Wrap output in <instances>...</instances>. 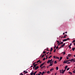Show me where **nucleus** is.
Here are the masks:
<instances>
[{
    "instance_id": "30",
    "label": "nucleus",
    "mask_w": 75,
    "mask_h": 75,
    "mask_svg": "<svg viewBox=\"0 0 75 75\" xmlns=\"http://www.w3.org/2000/svg\"><path fill=\"white\" fill-rule=\"evenodd\" d=\"M53 58H57V57H56V56H54V57H53Z\"/></svg>"
},
{
    "instance_id": "45",
    "label": "nucleus",
    "mask_w": 75,
    "mask_h": 75,
    "mask_svg": "<svg viewBox=\"0 0 75 75\" xmlns=\"http://www.w3.org/2000/svg\"><path fill=\"white\" fill-rule=\"evenodd\" d=\"M71 45H72V43H70V45H69V46H71Z\"/></svg>"
},
{
    "instance_id": "23",
    "label": "nucleus",
    "mask_w": 75,
    "mask_h": 75,
    "mask_svg": "<svg viewBox=\"0 0 75 75\" xmlns=\"http://www.w3.org/2000/svg\"><path fill=\"white\" fill-rule=\"evenodd\" d=\"M52 48H51V50H50V52H51L52 51Z\"/></svg>"
},
{
    "instance_id": "40",
    "label": "nucleus",
    "mask_w": 75,
    "mask_h": 75,
    "mask_svg": "<svg viewBox=\"0 0 75 75\" xmlns=\"http://www.w3.org/2000/svg\"><path fill=\"white\" fill-rule=\"evenodd\" d=\"M45 58H44L43 59V61H44L45 60Z\"/></svg>"
},
{
    "instance_id": "3",
    "label": "nucleus",
    "mask_w": 75,
    "mask_h": 75,
    "mask_svg": "<svg viewBox=\"0 0 75 75\" xmlns=\"http://www.w3.org/2000/svg\"><path fill=\"white\" fill-rule=\"evenodd\" d=\"M51 61L50 60H49L47 61V64H49V63H50Z\"/></svg>"
},
{
    "instance_id": "47",
    "label": "nucleus",
    "mask_w": 75,
    "mask_h": 75,
    "mask_svg": "<svg viewBox=\"0 0 75 75\" xmlns=\"http://www.w3.org/2000/svg\"><path fill=\"white\" fill-rule=\"evenodd\" d=\"M48 58V57H47V56H46V59H47Z\"/></svg>"
},
{
    "instance_id": "50",
    "label": "nucleus",
    "mask_w": 75,
    "mask_h": 75,
    "mask_svg": "<svg viewBox=\"0 0 75 75\" xmlns=\"http://www.w3.org/2000/svg\"><path fill=\"white\" fill-rule=\"evenodd\" d=\"M42 67H43V68H45V66H44Z\"/></svg>"
},
{
    "instance_id": "20",
    "label": "nucleus",
    "mask_w": 75,
    "mask_h": 75,
    "mask_svg": "<svg viewBox=\"0 0 75 75\" xmlns=\"http://www.w3.org/2000/svg\"><path fill=\"white\" fill-rule=\"evenodd\" d=\"M53 69H53V68L51 69L50 70V71H53Z\"/></svg>"
},
{
    "instance_id": "60",
    "label": "nucleus",
    "mask_w": 75,
    "mask_h": 75,
    "mask_svg": "<svg viewBox=\"0 0 75 75\" xmlns=\"http://www.w3.org/2000/svg\"><path fill=\"white\" fill-rule=\"evenodd\" d=\"M49 53V52L47 53V54H48Z\"/></svg>"
},
{
    "instance_id": "1",
    "label": "nucleus",
    "mask_w": 75,
    "mask_h": 75,
    "mask_svg": "<svg viewBox=\"0 0 75 75\" xmlns=\"http://www.w3.org/2000/svg\"><path fill=\"white\" fill-rule=\"evenodd\" d=\"M65 43H64L63 45H61V47H64L65 46Z\"/></svg>"
},
{
    "instance_id": "39",
    "label": "nucleus",
    "mask_w": 75,
    "mask_h": 75,
    "mask_svg": "<svg viewBox=\"0 0 75 75\" xmlns=\"http://www.w3.org/2000/svg\"><path fill=\"white\" fill-rule=\"evenodd\" d=\"M57 44H59V41L58 40H57Z\"/></svg>"
},
{
    "instance_id": "9",
    "label": "nucleus",
    "mask_w": 75,
    "mask_h": 75,
    "mask_svg": "<svg viewBox=\"0 0 75 75\" xmlns=\"http://www.w3.org/2000/svg\"><path fill=\"white\" fill-rule=\"evenodd\" d=\"M34 71H32L31 73H30V75H33L34 74Z\"/></svg>"
},
{
    "instance_id": "34",
    "label": "nucleus",
    "mask_w": 75,
    "mask_h": 75,
    "mask_svg": "<svg viewBox=\"0 0 75 75\" xmlns=\"http://www.w3.org/2000/svg\"><path fill=\"white\" fill-rule=\"evenodd\" d=\"M69 49H71V46H69Z\"/></svg>"
},
{
    "instance_id": "17",
    "label": "nucleus",
    "mask_w": 75,
    "mask_h": 75,
    "mask_svg": "<svg viewBox=\"0 0 75 75\" xmlns=\"http://www.w3.org/2000/svg\"><path fill=\"white\" fill-rule=\"evenodd\" d=\"M36 73H37V71L33 73L34 75H35V74H36Z\"/></svg>"
},
{
    "instance_id": "63",
    "label": "nucleus",
    "mask_w": 75,
    "mask_h": 75,
    "mask_svg": "<svg viewBox=\"0 0 75 75\" xmlns=\"http://www.w3.org/2000/svg\"><path fill=\"white\" fill-rule=\"evenodd\" d=\"M50 54H51V53H50Z\"/></svg>"
},
{
    "instance_id": "22",
    "label": "nucleus",
    "mask_w": 75,
    "mask_h": 75,
    "mask_svg": "<svg viewBox=\"0 0 75 75\" xmlns=\"http://www.w3.org/2000/svg\"><path fill=\"white\" fill-rule=\"evenodd\" d=\"M57 61H54V64H57Z\"/></svg>"
},
{
    "instance_id": "55",
    "label": "nucleus",
    "mask_w": 75,
    "mask_h": 75,
    "mask_svg": "<svg viewBox=\"0 0 75 75\" xmlns=\"http://www.w3.org/2000/svg\"><path fill=\"white\" fill-rule=\"evenodd\" d=\"M50 61H52V59L51 60H50Z\"/></svg>"
},
{
    "instance_id": "64",
    "label": "nucleus",
    "mask_w": 75,
    "mask_h": 75,
    "mask_svg": "<svg viewBox=\"0 0 75 75\" xmlns=\"http://www.w3.org/2000/svg\"><path fill=\"white\" fill-rule=\"evenodd\" d=\"M74 45H75V43L74 44Z\"/></svg>"
},
{
    "instance_id": "32",
    "label": "nucleus",
    "mask_w": 75,
    "mask_h": 75,
    "mask_svg": "<svg viewBox=\"0 0 75 75\" xmlns=\"http://www.w3.org/2000/svg\"><path fill=\"white\" fill-rule=\"evenodd\" d=\"M52 57V56H50V57H49L48 58H51V57Z\"/></svg>"
},
{
    "instance_id": "7",
    "label": "nucleus",
    "mask_w": 75,
    "mask_h": 75,
    "mask_svg": "<svg viewBox=\"0 0 75 75\" xmlns=\"http://www.w3.org/2000/svg\"><path fill=\"white\" fill-rule=\"evenodd\" d=\"M23 72L24 73H25V74H27L28 73V72L26 71H24Z\"/></svg>"
},
{
    "instance_id": "43",
    "label": "nucleus",
    "mask_w": 75,
    "mask_h": 75,
    "mask_svg": "<svg viewBox=\"0 0 75 75\" xmlns=\"http://www.w3.org/2000/svg\"><path fill=\"white\" fill-rule=\"evenodd\" d=\"M75 42V40H74L72 42Z\"/></svg>"
},
{
    "instance_id": "10",
    "label": "nucleus",
    "mask_w": 75,
    "mask_h": 75,
    "mask_svg": "<svg viewBox=\"0 0 75 75\" xmlns=\"http://www.w3.org/2000/svg\"><path fill=\"white\" fill-rule=\"evenodd\" d=\"M68 39H64L63 40V41H67Z\"/></svg>"
},
{
    "instance_id": "59",
    "label": "nucleus",
    "mask_w": 75,
    "mask_h": 75,
    "mask_svg": "<svg viewBox=\"0 0 75 75\" xmlns=\"http://www.w3.org/2000/svg\"><path fill=\"white\" fill-rule=\"evenodd\" d=\"M55 75H57V73H55Z\"/></svg>"
},
{
    "instance_id": "16",
    "label": "nucleus",
    "mask_w": 75,
    "mask_h": 75,
    "mask_svg": "<svg viewBox=\"0 0 75 75\" xmlns=\"http://www.w3.org/2000/svg\"><path fill=\"white\" fill-rule=\"evenodd\" d=\"M56 70H58V67H56Z\"/></svg>"
},
{
    "instance_id": "38",
    "label": "nucleus",
    "mask_w": 75,
    "mask_h": 75,
    "mask_svg": "<svg viewBox=\"0 0 75 75\" xmlns=\"http://www.w3.org/2000/svg\"><path fill=\"white\" fill-rule=\"evenodd\" d=\"M66 37V36L65 35H64L63 37V38H65Z\"/></svg>"
},
{
    "instance_id": "36",
    "label": "nucleus",
    "mask_w": 75,
    "mask_h": 75,
    "mask_svg": "<svg viewBox=\"0 0 75 75\" xmlns=\"http://www.w3.org/2000/svg\"><path fill=\"white\" fill-rule=\"evenodd\" d=\"M69 68H67V71H68V70H69Z\"/></svg>"
},
{
    "instance_id": "18",
    "label": "nucleus",
    "mask_w": 75,
    "mask_h": 75,
    "mask_svg": "<svg viewBox=\"0 0 75 75\" xmlns=\"http://www.w3.org/2000/svg\"><path fill=\"white\" fill-rule=\"evenodd\" d=\"M62 59V57H60V58L59 59V60H61Z\"/></svg>"
},
{
    "instance_id": "8",
    "label": "nucleus",
    "mask_w": 75,
    "mask_h": 75,
    "mask_svg": "<svg viewBox=\"0 0 75 75\" xmlns=\"http://www.w3.org/2000/svg\"><path fill=\"white\" fill-rule=\"evenodd\" d=\"M69 60L71 62H72L74 60V59H70Z\"/></svg>"
},
{
    "instance_id": "42",
    "label": "nucleus",
    "mask_w": 75,
    "mask_h": 75,
    "mask_svg": "<svg viewBox=\"0 0 75 75\" xmlns=\"http://www.w3.org/2000/svg\"><path fill=\"white\" fill-rule=\"evenodd\" d=\"M42 74V73L41 72H39V74Z\"/></svg>"
},
{
    "instance_id": "12",
    "label": "nucleus",
    "mask_w": 75,
    "mask_h": 75,
    "mask_svg": "<svg viewBox=\"0 0 75 75\" xmlns=\"http://www.w3.org/2000/svg\"><path fill=\"white\" fill-rule=\"evenodd\" d=\"M66 63H67V60H66V61H64V62H63V63L64 64H66Z\"/></svg>"
},
{
    "instance_id": "26",
    "label": "nucleus",
    "mask_w": 75,
    "mask_h": 75,
    "mask_svg": "<svg viewBox=\"0 0 75 75\" xmlns=\"http://www.w3.org/2000/svg\"><path fill=\"white\" fill-rule=\"evenodd\" d=\"M73 73H74V74H75V69L73 71Z\"/></svg>"
},
{
    "instance_id": "27",
    "label": "nucleus",
    "mask_w": 75,
    "mask_h": 75,
    "mask_svg": "<svg viewBox=\"0 0 75 75\" xmlns=\"http://www.w3.org/2000/svg\"><path fill=\"white\" fill-rule=\"evenodd\" d=\"M69 74H71V75H72V72H69Z\"/></svg>"
},
{
    "instance_id": "15",
    "label": "nucleus",
    "mask_w": 75,
    "mask_h": 75,
    "mask_svg": "<svg viewBox=\"0 0 75 75\" xmlns=\"http://www.w3.org/2000/svg\"><path fill=\"white\" fill-rule=\"evenodd\" d=\"M71 54H68V57H71Z\"/></svg>"
},
{
    "instance_id": "53",
    "label": "nucleus",
    "mask_w": 75,
    "mask_h": 75,
    "mask_svg": "<svg viewBox=\"0 0 75 75\" xmlns=\"http://www.w3.org/2000/svg\"><path fill=\"white\" fill-rule=\"evenodd\" d=\"M20 75H23V74H22V73H21L20 74Z\"/></svg>"
},
{
    "instance_id": "44",
    "label": "nucleus",
    "mask_w": 75,
    "mask_h": 75,
    "mask_svg": "<svg viewBox=\"0 0 75 75\" xmlns=\"http://www.w3.org/2000/svg\"><path fill=\"white\" fill-rule=\"evenodd\" d=\"M44 54L42 56V57H44Z\"/></svg>"
},
{
    "instance_id": "6",
    "label": "nucleus",
    "mask_w": 75,
    "mask_h": 75,
    "mask_svg": "<svg viewBox=\"0 0 75 75\" xmlns=\"http://www.w3.org/2000/svg\"><path fill=\"white\" fill-rule=\"evenodd\" d=\"M62 74H64V72H65V71H64L63 69L62 70Z\"/></svg>"
},
{
    "instance_id": "46",
    "label": "nucleus",
    "mask_w": 75,
    "mask_h": 75,
    "mask_svg": "<svg viewBox=\"0 0 75 75\" xmlns=\"http://www.w3.org/2000/svg\"><path fill=\"white\" fill-rule=\"evenodd\" d=\"M43 54H45V51H43Z\"/></svg>"
},
{
    "instance_id": "48",
    "label": "nucleus",
    "mask_w": 75,
    "mask_h": 75,
    "mask_svg": "<svg viewBox=\"0 0 75 75\" xmlns=\"http://www.w3.org/2000/svg\"><path fill=\"white\" fill-rule=\"evenodd\" d=\"M67 59H69V58L68 57H67Z\"/></svg>"
},
{
    "instance_id": "31",
    "label": "nucleus",
    "mask_w": 75,
    "mask_h": 75,
    "mask_svg": "<svg viewBox=\"0 0 75 75\" xmlns=\"http://www.w3.org/2000/svg\"><path fill=\"white\" fill-rule=\"evenodd\" d=\"M64 43V42H61V43H60V44H63V43Z\"/></svg>"
},
{
    "instance_id": "13",
    "label": "nucleus",
    "mask_w": 75,
    "mask_h": 75,
    "mask_svg": "<svg viewBox=\"0 0 75 75\" xmlns=\"http://www.w3.org/2000/svg\"><path fill=\"white\" fill-rule=\"evenodd\" d=\"M67 68H68V66H66L65 67V69H67Z\"/></svg>"
},
{
    "instance_id": "14",
    "label": "nucleus",
    "mask_w": 75,
    "mask_h": 75,
    "mask_svg": "<svg viewBox=\"0 0 75 75\" xmlns=\"http://www.w3.org/2000/svg\"><path fill=\"white\" fill-rule=\"evenodd\" d=\"M75 47L73 48H72V50H73V51H74L75 50Z\"/></svg>"
},
{
    "instance_id": "29",
    "label": "nucleus",
    "mask_w": 75,
    "mask_h": 75,
    "mask_svg": "<svg viewBox=\"0 0 75 75\" xmlns=\"http://www.w3.org/2000/svg\"><path fill=\"white\" fill-rule=\"evenodd\" d=\"M69 61H70L69 60H66V62H67V63L68 62H69Z\"/></svg>"
},
{
    "instance_id": "52",
    "label": "nucleus",
    "mask_w": 75,
    "mask_h": 75,
    "mask_svg": "<svg viewBox=\"0 0 75 75\" xmlns=\"http://www.w3.org/2000/svg\"><path fill=\"white\" fill-rule=\"evenodd\" d=\"M42 62L41 61H40L39 62V63H40V64H41V63Z\"/></svg>"
},
{
    "instance_id": "19",
    "label": "nucleus",
    "mask_w": 75,
    "mask_h": 75,
    "mask_svg": "<svg viewBox=\"0 0 75 75\" xmlns=\"http://www.w3.org/2000/svg\"><path fill=\"white\" fill-rule=\"evenodd\" d=\"M62 54H63V55H65V52H62Z\"/></svg>"
},
{
    "instance_id": "5",
    "label": "nucleus",
    "mask_w": 75,
    "mask_h": 75,
    "mask_svg": "<svg viewBox=\"0 0 75 75\" xmlns=\"http://www.w3.org/2000/svg\"><path fill=\"white\" fill-rule=\"evenodd\" d=\"M38 68H39V67H38V66L36 67L35 68V70H37V69H38Z\"/></svg>"
},
{
    "instance_id": "51",
    "label": "nucleus",
    "mask_w": 75,
    "mask_h": 75,
    "mask_svg": "<svg viewBox=\"0 0 75 75\" xmlns=\"http://www.w3.org/2000/svg\"><path fill=\"white\" fill-rule=\"evenodd\" d=\"M63 71L65 72V71H66V69H65Z\"/></svg>"
},
{
    "instance_id": "49",
    "label": "nucleus",
    "mask_w": 75,
    "mask_h": 75,
    "mask_svg": "<svg viewBox=\"0 0 75 75\" xmlns=\"http://www.w3.org/2000/svg\"><path fill=\"white\" fill-rule=\"evenodd\" d=\"M67 64H71V62H68V63H67Z\"/></svg>"
},
{
    "instance_id": "54",
    "label": "nucleus",
    "mask_w": 75,
    "mask_h": 75,
    "mask_svg": "<svg viewBox=\"0 0 75 75\" xmlns=\"http://www.w3.org/2000/svg\"><path fill=\"white\" fill-rule=\"evenodd\" d=\"M65 34H67V32H65Z\"/></svg>"
},
{
    "instance_id": "37",
    "label": "nucleus",
    "mask_w": 75,
    "mask_h": 75,
    "mask_svg": "<svg viewBox=\"0 0 75 75\" xmlns=\"http://www.w3.org/2000/svg\"><path fill=\"white\" fill-rule=\"evenodd\" d=\"M58 46H57L56 47V49H58Z\"/></svg>"
},
{
    "instance_id": "58",
    "label": "nucleus",
    "mask_w": 75,
    "mask_h": 75,
    "mask_svg": "<svg viewBox=\"0 0 75 75\" xmlns=\"http://www.w3.org/2000/svg\"><path fill=\"white\" fill-rule=\"evenodd\" d=\"M67 40H69V38H67Z\"/></svg>"
},
{
    "instance_id": "33",
    "label": "nucleus",
    "mask_w": 75,
    "mask_h": 75,
    "mask_svg": "<svg viewBox=\"0 0 75 75\" xmlns=\"http://www.w3.org/2000/svg\"><path fill=\"white\" fill-rule=\"evenodd\" d=\"M55 51H56V49H55L54 51V52H55Z\"/></svg>"
},
{
    "instance_id": "21",
    "label": "nucleus",
    "mask_w": 75,
    "mask_h": 75,
    "mask_svg": "<svg viewBox=\"0 0 75 75\" xmlns=\"http://www.w3.org/2000/svg\"><path fill=\"white\" fill-rule=\"evenodd\" d=\"M45 72H44L43 71L42 72V75H44V74Z\"/></svg>"
},
{
    "instance_id": "41",
    "label": "nucleus",
    "mask_w": 75,
    "mask_h": 75,
    "mask_svg": "<svg viewBox=\"0 0 75 75\" xmlns=\"http://www.w3.org/2000/svg\"><path fill=\"white\" fill-rule=\"evenodd\" d=\"M50 71H48L47 72V73H50Z\"/></svg>"
},
{
    "instance_id": "2",
    "label": "nucleus",
    "mask_w": 75,
    "mask_h": 75,
    "mask_svg": "<svg viewBox=\"0 0 75 75\" xmlns=\"http://www.w3.org/2000/svg\"><path fill=\"white\" fill-rule=\"evenodd\" d=\"M45 64V62H44L42 64L40 65V68L42 67V66L44 65V64Z\"/></svg>"
},
{
    "instance_id": "28",
    "label": "nucleus",
    "mask_w": 75,
    "mask_h": 75,
    "mask_svg": "<svg viewBox=\"0 0 75 75\" xmlns=\"http://www.w3.org/2000/svg\"><path fill=\"white\" fill-rule=\"evenodd\" d=\"M40 62V60H39L37 62V63H38V62Z\"/></svg>"
},
{
    "instance_id": "4",
    "label": "nucleus",
    "mask_w": 75,
    "mask_h": 75,
    "mask_svg": "<svg viewBox=\"0 0 75 75\" xmlns=\"http://www.w3.org/2000/svg\"><path fill=\"white\" fill-rule=\"evenodd\" d=\"M33 65H34V68H35L36 67V66H37V64H34V63H33Z\"/></svg>"
},
{
    "instance_id": "11",
    "label": "nucleus",
    "mask_w": 75,
    "mask_h": 75,
    "mask_svg": "<svg viewBox=\"0 0 75 75\" xmlns=\"http://www.w3.org/2000/svg\"><path fill=\"white\" fill-rule=\"evenodd\" d=\"M53 62H54V61H51V62H50V64H53Z\"/></svg>"
},
{
    "instance_id": "24",
    "label": "nucleus",
    "mask_w": 75,
    "mask_h": 75,
    "mask_svg": "<svg viewBox=\"0 0 75 75\" xmlns=\"http://www.w3.org/2000/svg\"><path fill=\"white\" fill-rule=\"evenodd\" d=\"M56 59H59V57H57Z\"/></svg>"
},
{
    "instance_id": "35",
    "label": "nucleus",
    "mask_w": 75,
    "mask_h": 75,
    "mask_svg": "<svg viewBox=\"0 0 75 75\" xmlns=\"http://www.w3.org/2000/svg\"><path fill=\"white\" fill-rule=\"evenodd\" d=\"M73 61L74 62H75V59H73Z\"/></svg>"
},
{
    "instance_id": "56",
    "label": "nucleus",
    "mask_w": 75,
    "mask_h": 75,
    "mask_svg": "<svg viewBox=\"0 0 75 75\" xmlns=\"http://www.w3.org/2000/svg\"><path fill=\"white\" fill-rule=\"evenodd\" d=\"M63 35H64L65 34V33H64L63 34Z\"/></svg>"
},
{
    "instance_id": "62",
    "label": "nucleus",
    "mask_w": 75,
    "mask_h": 75,
    "mask_svg": "<svg viewBox=\"0 0 75 75\" xmlns=\"http://www.w3.org/2000/svg\"><path fill=\"white\" fill-rule=\"evenodd\" d=\"M38 75H40V74H38Z\"/></svg>"
},
{
    "instance_id": "25",
    "label": "nucleus",
    "mask_w": 75,
    "mask_h": 75,
    "mask_svg": "<svg viewBox=\"0 0 75 75\" xmlns=\"http://www.w3.org/2000/svg\"><path fill=\"white\" fill-rule=\"evenodd\" d=\"M50 64V66H52V64H53L51 63V64Z\"/></svg>"
},
{
    "instance_id": "57",
    "label": "nucleus",
    "mask_w": 75,
    "mask_h": 75,
    "mask_svg": "<svg viewBox=\"0 0 75 75\" xmlns=\"http://www.w3.org/2000/svg\"><path fill=\"white\" fill-rule=\"evenodd\" d=\"M58 44H59L60 45H61V43H60V42Z\"/></svg>"
},
{
    "instance_id": "61",
    "label": "nucleus",
    "mask_w": 75,
    "mask_h": 75,
    "mask_svg": "<svg viewBox=\"0 0 75 75\" xmlns=\"http://www.w3.org/2000/svg\"><path fill=\"white\" fill-rule=\"evenodd\" d=\"M55 47H56L55 46H54V48H55Z\"/></svg>"
}]
</instances>
